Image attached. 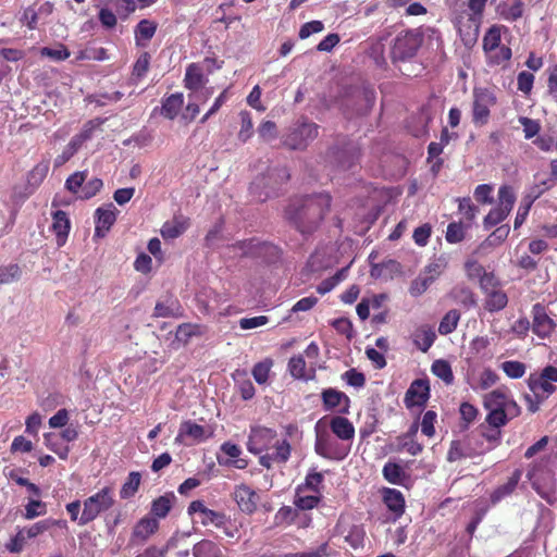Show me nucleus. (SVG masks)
Segmentation results:
<instances>
[{
    "label": "nucleus",
    "mask_w": 557,
    "mask_h": 557,
    "mask_svg": "<svg viewBox=\"0 0 557 557\" xmlns=\"http://www.w3.org/2000/svg\"><path fill=\"white\" fill-rule=\"evenodd\" d=\"M484 54L486 59V64L490 67L502 66L503 69H505L507 67L512 57V51L510 47L502 45L497 49L492 50L491 52H486Z\"/></svg>",
    "instance_id": "72a5a7b5"
},
{
    "label": "nucleus",
    "mask_w": 557,
    "mask_h": 557,
    "mask_svg": "<svg viewBox=\"0 0 557 557\" xmlns=\"http://www.w3.org/2000/svg\"><path fill=\"white\" fill-rule=\"evenodd\" d=\"M497 103V98L493 91L487 88L473 89L472 102V122L476 126H483L488 123L491 108Z\"/></svg>",
    "instance_id": "9d476101"
},
{
    "label": "nucleus",
    "mask_w": 557,
    "mask_h": 557,
    "mask_svg": "<svg viewBox=\"0 0 557 557\" xmlns=\"http://www.w3.org/2000/svg\"><path fill=\"white\" fill-rule=\"evenodd\" d=\"M158 0H110L111 7L116 11L117 15L126 18L131 13L137 9H145Z\"/></svg>",
    "instance_id": "c85d7f7f"
},
{
    "label": "nucleus",
    "mask_w": 557,
    "mask_h": 557,
    "mask_svg": "<svg viewBox=\"0 0 557 557\" xmlns=\"http://www.w3.org/2000/svg\"><path fill=\"white\" fill-rule=\"evenodd\" d=\"M482 21L467 14L466 16L460 15L455 21V27L457 28L462 42L466 46H472L476 42L480 26Z\"/></svg>",
    "instance_id": "f3484780"
},
{
    "label": "nucleus",
    "mask_w": 557,
    "mask_h": 557,
    "mask_svg": "<svg viewBox=\"0 0 557 557\" xmlns=\"http://www.w3.org/2000/svg\"><path fill=\"white\" fill-rule=\"evenodd\" d=\"M448 262L445 257L440 256L430 260V262L421 271L431 282H435L447 269Z\"/></svg>",
    "instance_id": "a19ab883"
},
{
    "label": "nucleus",
    "mask_w": 557,
    "mask_h": 557,
    "mask_svg": "<svg viewBox=\"0 0 557 557\" xmlns=\"http://www.w3.org/2000/svg\"><path fill=\"white\" fill-rule=\"evenodd\" d=\"M272 366L273 361L269 358L253 366L251 373L258 384H264L268 381Z\"/></svg>",
    "instance_id": "13d9d810"
},
{
    "label": "nucleus",
    "mask_w": 557,
    "mask_h": 557,
    "mask_svg": "<svg viewBox=\"0 0 557 557\" xmlns=\"http://www.w3.org/2000/svg\"><path fill=\"white\" fill-rule=\"evenodd\" d=\"M46 513V505L41 500L32 499L25 506L24 518L27 520H33L39 516H44Z\"/></svg>",
    "instance_id": "338daca9"
},
{
    "label": "nucleus",
    "mask_w": 557,
    "mask_h": 557,
    "mask_svg": "<svg viewBox=\"0 0 557 557\" xmlns=\"http://www.w3.org/2000/svg\"><path fill=\"white\" fill-rule=\"evenodd\" d=\"M524 12V4L522 0H515L509 7H504L502 10V16L506 21L515 22L522 17Z\"/></svg>",
    "instance_id": "052dcab7"
},
{
    "label": "nucleus",
    "mask_w": 557,
    "mask_h": 557,
    "mask_svg": "<svg viewBox=\"0 0 557 557\" xmlns=\"http://www.w3.org/2000/svg\"><path fill=\"white\" fill-rule=\"evenodd\" d=\"M141 481L139 472L133 471L128 474L126 482L122 485L120 496L123 499L132 498L138 491Z\"/></svg>",
    "instance_id": "8fccbe9b"
},
{
    "label": "nucleus",
    "mask_w": 557,
    "mask_h": 557,
    "mask_svg": "<svg viewBox=\"0 0 557 557\" xmlns=\"http://www.w3.org/2000/svg\"><path fill=\"white\" fill-rule=\"evenodd\" d=\"M246 446L249 453L259 456V463L265 469L286 463L292 453L286 438L282 440L275 430L260 425L250 429Z\"/></svg>",
    "instance_id": "f257e3e1"
},
{
    "label": "nucleus",
    "mask_w": 557,
    "mask_h": 557,
    "mask_svg": "<svg viewBox=\"0 0 557 557\" xmlns=\"http://www.w3.org/2000/svg\"><path fill=\"white\" fill-rule=\"evenodd\" d=\"M151 63V54L143 51L133 64L132 74L127 77L128 87H134L148 73Z\"/></svg>",
    "instance_id": "cd10ccee"
},
{
    "label": "nucleus",
    "mask_w": 557,
    "mask_h": 557,
    "mask_svg": "<svg viewBox=\"0 0 557 557\" xmlns=\"http://www.w3.org/2000/svg\"><path fill=\"white\" fill-rule=\"evenodd\" d=\"M158 29V23L144 18L140 20L134 29L135 44L137 47H147Z\"/></svg>",
    "instance_id": "b1692460"
},
{
    "label": "nucleus",
    "mask_w": 557,
    "mask_h": 557,
    "mask_svg": "<svg viewBox=\"0 0 557 557\" xmlns=\"http://www.w3.org/2000/svg\"><path fill=\"white\" fill-rule=\"evenodd\" d=\"M280 258V249L277 246L268 243L260 242V247L256 253L255 259H259L265 263H272Z\"/></svg>",
    "instance_id": "09e8293b"
},
{
    "label": "nucleus",
    "mask_w": 557,
    "mask_h": 557,
    "mask_svg": "<svg viewBox=\"0 0 557 557\" xmlns=\"http://www.w3.org/2000/svg\"><path fill=\"white\" fill-rule=\"evenodd\" d=\"M104 508V490L88 497L84 502L83 512L79 517V524H87L92 521Z\"/></svg>",
    "instance_id": "412c9836"
},
{
    "label": "nucleus",
    "mask_w": 557,
    "mask_h": 557,
    "mask_svg": "<svg viewBox=\"0 0 557 557\" xmlns=\"http://www.w3.org/2000/svg\"><path fill=\"white\" fill-rule=\"evenodd\" d=\"M239 119H240V129L238 132V139L243 143H246L248 139L251 138V136L253 134L252 117H251L250 112L240 111Z\"/></svg>",
    "instance_id": "6e6d98bb"
},
{
    "label": "nucleus",
    "mask_w": 557,
    "mask_h": 557,
    "mask_svg": "<svg viewBox=\"0 0 557 557\" xmlns=\"http://www.w3.org/2000/svg\"><path fill=\"white\" fill-rule=\"evenodd\" d=\"M322 483L323 474L321 472L310 471L306 475L305 483L298 485L297 493H301L304 490H309L318 495H321Z\"/></svg>",
    "instance_id": "3c124183"
},
{
    "label": "nucleus",
    "mask_w": 557,
    "mask_h": 557,
    "mask_svg": "<svg viewBox=\"0 0 557 557\" xmlns=\"http://www.w3.org/2000/svg\"><path fill=\"white\" fill-rule=\"evenodd\" d=\"M49 171V161L37 163L27 174V185L34 190L45 180Z\"/></svg>",
    "instance_id": "c03bdc74"
},
{
    "label": "nucleus",
    "mask_w": 557,
    "mask_h": 557,
    "mask_svg": "<svg viewBox=\"0 0 557 557\" xmlns=\"http://www.w3.org/2000/svg\"><path fill=\"white\" fill-rule=\"evenodd\" d=\"M432 373L442 380L445 385H451L454 383V373L450 363L444 359L435 360L431 366Z\"/></svg>",
    "instance_id": "37998d69"
},
{
    "label": "nucleus",
    "mask_w": 557,
    "mask_h": 557,
    "mask_svg": "<svg viewBox=\"0 0 557 557\" xmlns=\"http://www.w3.org/2000/svg\"><path fill=\"white\" fill-rule=\"evenodd\" d=\"M331 200L329 194L297 198L288 205L285 213L300 233L311 234L330 211Z\"/></svg>",
    "instance_id": "f03ea898"
},
{
    "label": "nucleus",
    "mask_w": 557,
    "mask_h": 557,
    "mask_svg": "<svg viewBox=\"0 0 557 557\" xmlns=\"http://www.w3.org/2000/svg\"><path fill=\"white\" fill-rule=\"evenodd\" d=\"M52 225L51 228L57 237V245L59 247L63 246L67 239L70 230H71V222L67 216V214L62 211L58 210L53 213L52 216Z\"/></svg>",
    "instance_id": "bb28decb"
},
{
    "label": "nucleus",
    "mask_w": 557,
    "mask_h": 557,
    "mask_svg": "<svg viewBox=\"0 0 557 557\" xmlns=\"http://www.w3.org/2000/svg\"><path fill=\"white\" fill-rule=\"evenodd\" d=\"M232 497L242 512L250 516L257 511L260 497L249 485L245 483L235 485Z\"/></svg>",
    "instance_id": "4468645a"
},
{
    "label": "nucleus",
    "mask_w": 557,
    "mask_h": 557,
    "mask_svg": "<svg viewBox=\"0 0 557 557\" xmlns=\"http://www.w3.org/2000/svg\"><path fill=\"white\" fill-rule=\"evenodd\" d=\"M183 436H189L196 441H202L205 438V428L195 422L185 421L181 424L180 433L175 441L181 442Z\"/></svg>",
    "instance_id": "a18cd8bd"
},
{
    "label": "nucleus",
    "mask_w": 557,
    "mask_h": 557,
    "mask_svg": "<svg viewBox=\"0 0 557 557\" xmlns=\"http://www.w3.org/2000/svg\"><path fill=\"white\" fill-rule=\"evenodd\" d=\"M430 398L429 379H416L405 393L404 404L408 409L424 407Z\"/></svg>",
    "instance_id": "2eb2a0df"
},
{
    "label": "nucleus",
    "mask_w": 557,
    "mask_h": 557,
    "mask_svg": "<svg viewBox=\"0 0 557 557\" xmlns=\"http://www.w3.org/2000/svg\"><path fill=\"white\" fill-rule=\"evenodd\" d=\"M532 332L540 338L545 339L552 336L557 324L548 315L546 307L541 302H536L532 306Z\"/></svg>",
    "instance_id": "ddd939ff"
},
{
    "label": "nucleus",
    "mask_w": 557,
    "mask_h": 557,
    "mask_svg": "<svg viewBox=\"0 0 557 557\" xmlns=\"http://www.w3.org/2000/svg\"><path fill=\"white\" fill-rule=\"evenodd\" d=\"M345 416L334 414L330 419L327 418L326 426L337 440L350 443L355 438L356 430L352 422Z\"/></svg>",
    "instance_id": "a211bd4d"
},
{
    "label": "nucleus",
    "mask_w": 557,
    "mask_h": 557,
    "mask_svg": "<svg viewBox=\"0 0 557 557\" xmlns=\"http://www.w3.org/2000/svg\"><path fill=\"white\" fill-rule=\"evenodd\" d=\"M187 512L190 516L201 513L203 516L201 519L203 525L213 524L216 528H221L226 523L225 513L209 509L200 499L193 500L188 505Z\"/></svg>",
    "instance_id": "6ab92c4d"
},
{
    "label": "nucleus",
    "mask_w": 557,
    "mask_h": 557,
    "mask_svg": "<svg viewBox=\"0 0 557 557\" xmlns=\"http://www.w3.org/2000/svg\"><path fill=\"white\" fill-rule=\"evenodd\" d=\"M159 529V522L156 518L144 517L135 525L133 537L137 541L145 542Z\"/></svg>",
    "instance_id": "7c9ffc66"
},
{
    "label": "nucleus",
    "mask_w": 557,
    "mask_h": 557,
    "mask_svg": "<svg viewBox=\"0 0 557 557\" xmlns=\"http://www.w3.org/2000/svg\"><path fill=\"white\" fill-rule=\"evenodd\" d=\"M173 494H165L152 500L150 513L157 519L165 518L172 509Z\"/></svg>",
    "instance_id": "ea45409f"
},
{
    "label": "nucleus",
    "mask_w": 557,
    "mask_h": 557,
    "mask_svg": "<svg viewBox=\"0 0 557 557\" xmlns=\"http://www.w3.org/2000/svg\"><path fill=\"white\" fill-rule=\"evenodd\" d=\"M488 451V447L483 444L482 437H476L475 434H469L462 440H454L450 442L446 460L448 462H456L466 458H474L482 456Z\"/></svg>",
    "instance_id": "0eeeda50"
},
{
    "label": "nucleus",
    "mask_w": 557,
    "mask_h": 557,
    "mask_svg": "<svg viewBox=\"0 0 557 557\" xmlns=\"http://www.w3.org/2000/svg\"><path fill=\"white\" fill-rule=\"evenodd\" d=\"M522 476V471L516 469L508 478L507 482L497 486L491 494L490 500L492 505L498 504L502 499L510 496L517 488Z\"/></svg>",
    "instance_id": "5701e85b"
},
{
    "label": "nucleus",
    "mask_w": 557,
    "mask_h": 557,
    "mask_svg": "<svg viewBox=\"0 0 557 557\" xmlns=\"http://www.w3.org/2000/svg\"><path fill=\"white\" fill-rule=\"evenodd\" d=\"M516 201V195L511 186L503 185L498 189V205L490 210L484 218L485 228H491L502 223L510 213Z\"/></svg>",
    "instance_id": "1a4fd4ad"
},
{
    "label": "nucleus",
    "mask_w": 557,
    "mask_h": 557,
    "mask_svg": "<svg viewBox=\"0 0 557 557\" xmlns=\"http://www.w3.org/2000/svg\"><path fill=\"white\" fill-rule=\"evenodd\" d=\"M465 272L469 280L478 281L479 287L486 277L496 276V274L493 271L487 272L485 268L475 259H468L465 262Z\"/></svg>",
    "instance_id": "c9c22d12"
},
{
    "label": "nucleus",
    "mask_w": 557,
    "mask_h": 557,
    "mask_svg": "<svg viewBox=\"0 0 557 557\" xmlns=\"http://www.w3.org/2000/svg\"><path fill=\"white\" fill-rule=\"evenodd\" d=\"M188 227L189 219L180 214L174 215L172 220L164 222L160 232L164 239H175L185 233Z\"/></svg>",
    "instance_id": "393cba45"
},
{
    "label": "nucleus",
    "mask_w": 557,
    "mask_h": 557,
    "mask_svg": "<svg viewBox=\"0 0 557 557\" xmlns=\"http://www.w3.org/2000/svg\"><path fill=\"white\" fill-rule=\"evenodd\" d=\"M101 121L100 120H94L89 121L86 125L83 132L78 135L72 138V140L69 143L67 148L71 149V154H73L78 147L82 145V143L86 139H88L91 136L92 131L96 127H100Z\"/></svg>",
    "instance_id": "603ef678"
},
{
    "label": "nucleus",
    "mask_w": 557,
    "mask_h": 557,
    "mask_svg": "<svg viewBox=\"0 0 557 557\" xmlns=\"http://www.w3.org/2000/svg\"><path fill=\"white\" fill-rule=\"evenodd\" d=\"M260 239L258 238H249L244 240H238L227 248L234 256H238L242 258H252L255 259L256 253L260 247Z\"/></svg>",
    "instance_id": "c756f323"
},
{
    "label": "nucleus",
    "mask_w": 557,
    "mask_h": 557,
    "mask_svg": "<svg viewBox=\"0 0 557 557\" xmlns=\"http://www.w3.org/2000/svg\"><path fill=\"white\" fill-rule=\"evenodd\" d=\"M318 134L319 125L304 119L290 129L283 143L293 150L305 149L310 141L318 137Z\"/></svg>",
    "instance_id": "9b49d317"
},
{
    "label": "nucleus",
    "mask_w": 557,
    "mask_h": 557,
    "mask_svg": "<svg viewBox=\"0 0 557 557\" xmlns=\"http://www.w3.org/2000/svg\"><path fill=\"white\" fill-rule=\"evenodd\" d=\"M289 173L286 168H273L261 175H258L250 184V194L260 202L275 197L283 184L289 180Z\"/></svg>",
    "instance_id": "20e7f679"
},
{
    "label": "nucleus",
    "mask_w": 557,
    "mask_h": 557,
    "mask_svg": "<svg viewBox=\"0 0 557 557\" xmlns=\"http://www.w3.org/2000/svg\"><path fill=\"white\" fill-rule=\"evenodd\" d=\"M502 369L505 374L511 379H520L525 373V366L520 361H505L502 363Z\"/></svg>",
    "instance_id": "680f3d73"
},
{
    "label": "nucleus",
    "mask_w": 557,
    "mask_h": 557,
    "mask_svg": "<svg viewBox=\"0 0 557 557\" xmlns=\"http://www.w3.org/2000/svg\"><path fill=\"white\" fill-rule=\"evenodd\" d=\"M221 451L228 457V459L223 460L220 456H218V462L221 466L233 467L239 470H244L248 467V459L240 457L242 448L232 442H224L221 447Z\"/></svg>",
    "instance_id": "aec40b11"
},
{
    "label": "nucleus",
    "mask_w": 557,
    "mask_h": 557,
    "mask_svg": "<svg viewBox=\"0 0 557 557\" xmlns=\"http://www.w3.org/2000/svg\"><path fill=\"white\" fill-rule=\"evenodd\" d=\"M482 294L484 295V309L490 312H499L504 310L508 305V295L503 288V283L498 276L486 277L480 286Z\"/></svg>",
    "instance_id": "6e6552de"
},
{
    "label": "nucleus",
    "mask_w": 557,
    "mask_h": 557,
    "mask_svg": "<svg viewBox=\"0 0 557 557\" xmlns=\"http://www.w3.org/2000/svg\"><path fill=\"white\" fill-rule=\"evenodd\" d=\"M327 416L318 420L314 425L315 432V453L330 460H343L349 454L350 448L336 443L326 430Z\"/></svg>",
    "instance_id": "39448f33"
},
{
    "label": "nucleus",
    "mask_w": 557,
    "mask_h": 557,
    "mask_svg": "<svg viewBox=\"0 0 557 557\" xmlns=\"http://www.w3.org/2000/svg\"><path fill=\"white\" fill-rule=\"evenodd\" d=\"M53 527V523L50 521L40 520L38 522L33 523L29 527L22 528L27 540H33L44 532L48 531Z\"/></svg>",
    "instance_id": "69168bd1"
},
{
    "label": "nucleus",
    "mask_w": 557,
    "mask_h": 557,
    "mask_svg": "<svg viewBox=\"0 0 557 557\" xmlns=\"http://www.w3.org/2000/svg\"><path fill=\"white\" fill-rule=\"evenodd\" d=\"M451 298L466 309L476 307V296L473 290L466 285H458L450 292Z\"/></svg>",
    "instance_id": "f704fd0d"
},
{
    "label": "nucleus",
    "mask_w": 557,
    "mask_h": 557,
    "mask_svg": "<svg viewBox=\"0 0 557 557\" xmlns=\"http://www.w3.org/2000/svg\"><path fill=\"white\" fill-rule=\"evenodd\" d=\"M27 541L23 529H18L16 534L5 544V548L12 554H18L24 549Z\"/></svg>",
    "instance_id": "e2e57ef3"
},
{
    "label": "nucleus",
    "mask_w": 557,
    "mask_h": 557,
    "mask_svg": "<svg viewBox=\"0 0 557 557\" xmlns=\"http://www.w3.org/2000/svg\"><path fill=\"white\" fill-rule=\"evenodd\" d=\"M460 320V312L456 309H451L442 318L440 325H438V332L441 335H448L453 333L458 325V322Z\"/></svg>",
    "instance_id": "de8ad7c7"
},
{
    "label": "nucleus",
    "mask_w": 557,
    "mask_h": 557,
    "mask_svg": "<svg viewBox=\"0 0 557 557\" xmlns=\"http://www.w3.org/2000/svg\"><path fill=\"white\" fill-rule=\"evenodd\" d=\"M383 503L387 509L398 519L405 512L406 502L403 493L396 488L384 487L382 490Z\"/></svg>",
    "instance_id": "4be33fe9"
},
{
    "label": "nucleus",
    "mask_w": 557,
    "mask_h": 557,
    "mask_svg": "<svg viewBox=\"0 0 557 557\" xmlns=\"http://www.w3.org/2000/svg\"><path fill=\"white\" fill-rule=\"evenodd\" d=\"M22 276V269L17 263L0 265V284H11Z\"/></svg>",
    "instance_id": "864d4df0"
},
{
    "label": "nucleus",
    "mask_w": 557,
    "mask_h": 557,
    "mask_svg": "<svg viewBox=\"0 0 557 557\" xmlns=\"http://www.w3.org/2000/svg\"><path fill=\"white\" fill-rule=\"evenodd\" d=\"M183 104H184L183 94L182 92L172 94L162 100L161 115L169 120H174L177 116Z\"/></svg>",
    "instance_id": "473e14b6"
},
{
    "label": "nucleus",
    "mask_w": 557,
    "mask_h": 557,
    "mask_svg": "<svg viewBox=\"0 0 557 557\" xmlns=\"http://www.w3.org/2000/svg\"><path fill=\"white\" fill-rule=\"evenodd\" d=\"M471 227L469 223L462 221L450 222L447 225L445 239L449 244H459L466 238L467 231Z\"/></svg>",
    "instance_id": "58836bf2"
},
{
    "label": "nucleus",
    "mask_w": 557,
    "mask_h": 557,
    "mask_svg": "<svg viewBox=\"0 0 557 557\" xmlns=\"http://www.w3.org/2000/svg\"><path fill=\"white\" fill-rule=\"evenodd\" d=\"M500 25H492L483 37L482 49L484 53L491 52L502 46V28Z\"/></svg>",
    "instance_id": "79ce46f5"
},
{
    "label": "nucleus",
    "mask_w": 557,
    "mask_h": 557,
    "mask_svg": "<svg viewBox=\"0 0 557 557\" xmlns=\"http://www.w3.org/2000/svg\"><path fill=\"white\" fill-rule=\"evenodd\" d=\"M424 40L419 28L400 32L394 39L391 55L394 61H406L413 58Z\"/></svg>",
    "instance_id": "423d86ee"
},
{
    "label": "nucleus",
    "mask_w": 557,
    "mask_h": 557,
    "mask_svg": "<svg viewBox=\"0 0 557 557\" xmlns=\"http://www.w3.org/2000/svg\"><path fill=\"white\" fill-rule=\"evenodd\" d=\"M433 284L424 274L420 273L410 284L409 293L412 297H419L424 294Z\"/></svg>",
    "instance_id": "bf43d9fd"
},
{
    "label": "nucleus",
    "mask_w": 557,
    "mask_h": 557,
    "mask_svg": "<svg viewBox=\"0 0 557 557\" xmlns=\"http://www.w3.org/2000/svg\"><path fill=\"white\" fill-rule=\"evenodd\" d=\"M207 83L203 70L199 63H190L186 67L184 77V87L193 92H197Z\"/></svg>",
    "instance_id": "a878e982"
},
{
    "label": "nucleus",
    "mask_w": 557,
    "mask_h": 557,
    "mask_svg": "<svg viewBox=\"0 0 557 557\" xmlns=\"http://www.w3.org/2000/svg\"><path fill=\"white\" fill-rule=\"evenodd\" d=\"M288 371L295 379L309 380L312 376L306 375V361L301 355L293 356L288 361Z\"/></svg>",
    "instance_id": "4d7b16f0"
},
{
    "label": "nucleus",
    "mask_w": 557,
    "mask_h": 557,
    "mask_svg": "<svg viewBox=\"0 0 557 557\" xmlns=\"http://www.w3.org/2000/svg\"><path fill=\"white\" fill-rule=\"evenodd\" d=\"M321 401L324 411L334 412L336 414L350 413L351 400L342 391L332 387L322 389Z\"/></svg>",
    "instance_id": "f8f14e48"
},
{
    "label": "nucleus",
    "mask_w": 557,
    "mask_h": 557,
    "mask_svg": "<svg viewBox=\"0 0 557 557\" xmlns=\"http://www.w3.org/2000/svg\"><path fill=\"white\" fill-rule=\"evenodd\" d=\"M458 210L459 213L462 214L465 219V223H469V225L472 226V223L476 216V213L479 212V209L476 206L473 205L470 197L459 198L458 199Z\"/></svg>",
    "instance_id": "5fc2aeb1"
},
{
    "label": "nucleus",
    "mask_w": 557,
    "mask_h": 557,
    "mask_svg": "<svg viewBox=\"0 0 557 557\" xmlns=\"http://www.w3.org/2000/svg\"><path fill=\"white\" fill-rule=\"evenodd\" d=\"M557 368L554 366L545 367L540 373H532L528 379V386L532 395L523 396L528 410L535 413L541 405L556 392L557 387Z\"/></svg>",
    "instance_id": "7ed1b4c3"
},
{
    "label": "nucleus",
    "mask_w": 557,
    "mask_h": 557,
    "mask_svg": "<svg viewBox=\"0 0 557 557\" xmlns=\"http://www.w3.org/2000/svg\"><path fill=\"white\" fill-rule=\"evenodd\" d=\"M431 234L432 226L429 223H424L413 231L412 238L418 246L424 247L428 245Z\"/></svg>",
    "instance_id": "774afa93"
},
{
    "label": "nucleus",
    "mask_w": 557,
    "mask_h": 557,
    "mask_svg": "<svg viewBox=\"0 0 557 557\" xmlns=\"http://www.w3.org/2000/svg\"><path fill=\"white\" fill-rule=\"evenodd\" d=\"M436 339L435 332L426 325L419 327L413 334V343L422 352H426Z\"/></svg>",
    "instance_id": "e433bc0d"
},
{
    "label": "nucleus",
    "mask_w": 557,
    "mask_h": 557,
    "mask_svg": "<svg viewBox=\"0 0 557 557\" xmlns=\"http://www.w3.org/2000/svg\"><path fill=\"white\" fill-rule=\"evenodd\" d=\"M508 398L505 389L496 388L484 395L483 406L486 410L504 409Z\"/></svg>",
    "instance_id": "4c0bfd02"
},
{
    "label": "nucleus",
    "mask_w": 557,
    "mask_h": 557,
    "mask_svg": "<svg viewBox=\"0 0 557 557\" xmlns=\"http://www.w3.org/2000/svg\"><path fill=\"white\" fill-rule=\"evenodd\" d=\"M382 474L388 483L395 485H404L409 479V474L405 471L403 466L394 461H387L384 465Z\"/></svg>",
    "instance_id": "2f4dec72"
},
{
    "label": "nucleus",
    "mask_w": 557,
    "mask_h": 557,
    "mask_svg": "<svg viewBox=\"0 0 557 557\" xmlns=\"http://www.w3.org/2000/svg\"><path fill=\"white\" fill-rule=\"evenodd\" d=\"M510 227L507 224L498 226L480 245V248H491L502 245L508 237Z\"/></svg>",
    "instance_id": "49530a36"
},
{
    "label": "nucleus",
    "mask_w": 557,
    "mask_h": 557,
    "mask_svg": "<svg viewBox=\"0 0 557 557\" xmlns=\"http://www.w3.org/2000/svg\"><path fill=\"white\" fill-rule=\"evenodd\" d=\"M359 156V148L352 143H345L342 148L333 147L327 152V158L344 170L350 169Z\"/></svg>",
    "instance_id": "dca6fc26"
},
{
    "label": "nucleus",
    "mask_w": 557,
    "mask_h": 557,
    "mask_svg": "<svg viewBox=\"0 0 557 557\" xmlns=\"http://www.w3.org/2000/svg\"><path fill=\"white\" fill-rule=\"evenodd\" d=\"M488 413L486 414L485 421L487 424L495 429H500L502 426H505L508 423V418L504 411V409H496V410H487Z\"/></svg>",
    "instance_id": "0e129e2a"
}]
</instances>
